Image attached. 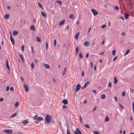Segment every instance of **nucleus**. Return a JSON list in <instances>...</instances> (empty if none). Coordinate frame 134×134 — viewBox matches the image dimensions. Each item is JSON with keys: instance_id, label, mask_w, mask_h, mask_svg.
<instances>
[{"instance_id": "17", "label": "nucleus", "mask_w": 134, "mask_h": 134, "mask_svg": "<svg viewBox=\"0 0 134 134\" xmlns=\"http://www.w3.org/2000/svg\"><path fill=\"white\" fill-rule=\"evenodd\" d=\"M18 33V32L16 31H14L13 32V35L14 36L17 35Z\"/></svg>"}, {"instance_id": "61", "label": "nucleus", "mask_w": 134, "mask_h": 134, "mask_svg": "<svg viewBox=\"0 0 134 134\" xmlns=\"http://www.w3.org/2000/svg\"><path fill=\"white\" fill-rule=\"evenodd\" d=\"M63 48H64L65 49L66 48V46L65 44L63 45Z\"/></svg>"}, {"instance_id": "64", "label": "nucleus", "mask_w": 134, "mask_h": 134, "mask_svg": "<svg viewBox=\"0 0 134 134\" xmlns=\"http://www.w3.org/2000/svg\"><path fill=\"white\" fill-rule=\"evenodd\" d=\"M53 82H56V81L54 79H53Z\"/></svg>"}, {"instance_id": "23", "label": "nucleus", "mask_w": 134, "mask_h": 134, "mask_svg": "<svg viewBox=\"0 0 134 134\" xmlns=\"http://www.w3.org/2000/svg\"><path fill=\"white\" fill-rule=\"evenodd\" d=\"M36 41L38 42H40L41 41V38L38 37H37L36 39Z\"/></svg>"}, {"instance_id": "56", "label": "nucleus", "mask_w": 134, "mask_h": 134, "mask_svg": "<svg viewBox=\"0 0 134 134\" xmlns=\"http://www.w3.org/2000/svg\"><path fill=\"white\" fill-rule=\"evenodd\" d=\"M4 100V98H2L0 99V101L1 102H2Z\"/></svg>"}, {"instance_id": "41", "label": "nucleus", "mask_w": 134, "mask_h": 134, "mask_svg": "<svg viewBox=\"0 0 134 134\" xmlns=\"http://www.w3.org/2000/svg\"><path fill=\"white\" fill-rule=\"evenodd\" d=\"M125 95V92L124 91H123L122 92V96H124Z\"/></svg>"}, {"instance_id": "63", "label": "nucleus", "mask_w": 134, "mask_h": 134, "mask_svg": "<svg viewBox=\"0 0 134 134\" xmlns=\"http://www.w3.org/2000/svg\"><path fill=\"white\" fill-rule=\"evenodd\" d=\"M120 18L122 20H124V19L122 16H121Z\"/></svg>"}, {"instance_id": "31", "label": "nucleus", "mask_w": 134, "mask_h": 134, "mask_svg": "<svg viewBox=\"0 0 134 134\" xmlns=\"http://www.w3.org/2000/svg\"><path fill=\"white\" fill-rule=\"evenodd\" d=\"M109 120V118L108 116H107L106 117L105 121V122H107Z\"/></svg>"}, {"instance_id": "21", "label": "nucleus", "mask_w": 134, "mask_h": 134, "mask_svg": "<svg viewBox=\"0 0 134 134\" xmlns=\"http://www.w3.org/2000/svg\"><path fill=\"white\" fill-rule=\"evenodd\" d=\"M129 15L127 14V13H126L125 14V19H128V18L129 17Z\"/></svg>"}, {"instance_id": "35", "label": "nucleus", "mask_w": 134, "mask_h": 134, "mask_svg": "<svg viewBox=\"0 0 134 134\" xmlns=\"http://www.w3.org/2000/svg\"><path fill=\"white\" fill-rule=\"evenodd\" d=\"M114 8L117 10H118L119 9V7L116 6H115Z\"/></svg>"}, {"instance_id": "55", "label": "nucleus", "mask_w": 134, "mask_h": 134, "mask_svg": "<svg viewBox=\"0 0 134 134\" xmlns=\"http://www.w3.org/2000/svg\"><path fill=\"white\" fill-rule=\"evenodd\" d=\"M14 90L13 88V87H11L10 88V91H13Z\"/></svg>"}, {"instance_id": "18", "label": "nucleus", "mask_w": 134, "mask_h": 134, "mask_svg": "<svg viewBox=\"0 0 134 134\" xmlns=\"http://www.w3.org/2000/svg\"><path fill=\"white\" fill-rule=\"evenodd\" d=\"M9 17V14H6L4 16V19H8Z\"/></svg>"}, {"instance_id": "8", "label": "nucleus", "mask_w": 134, "mask_h": 134, "mask_svg": "<svg viewBox=\"0 0 134 134\" xmlns=\"http://www.w3.org/2000/svg\"><path fill=\"white\" fill-rule=\"evenodd\" d=\"M41 15L44 18H46L47 17V15L46 14L43 12L42 11L41 12Z\"/></svg>"}, {"instance_id": "43", "label": "nucleus", "mask_w": 134, "mask_h": 134, "mask_svg": "<svg viewBox=\"0 0 134 134\" xmlns=\"http://www.w3.org/2000/svg\"><path fill=\"white\" fill-rule=\"evenodd\" d=\"M79 119H80V120L81 123L82 124V118H81V116H80L79 117Z\"/></svg>"}, {"instance_id": "9", "label": "nucleus", "mask_w": 134, "mask_h": 134, "mask_svg": "<svg viewBox=\"0 0 134 134\" xmlns=\"http://www.w3.org/2000/svg\"><path fill=\"white\" fill-rule=\"evenodd\" d=\"M6 66L8 70H10V68L9 66L8 61V60L7 59L6 60Z\"/></svg>"}, {"instance_id": "58", "label": "nucleus", "mask_w": 134, "mask_h": 134, "mask_svg": "<svg viewBox=\"0 0 134 134\" xmlns=\"http://www.w3.org/2000/svg\"><path fill=\"white\" fill-rule=\"evenodd\" d=\"M31 51L32 52V53H33V47H31Z\"/></svg>"}, {"instance_id": "42", "label": "nucleus", "mask_w": 134, "mask_h": 134, "mask_svg": "<svg viewBox=\"0 0 134 134\" xmlns=\"http://www.w3.org/2000/svg\"><path fill=\"white\" fill-rule=\"evenodd\" d=\"M94 133L95 134H99V132L97 131H94Z\"/></svg>"}, {"instance_id": "1", "label": "nucleus", "mask_w": 134, "mask_h": 134, "mask_svg": "<svg viewBox=\"0 0 134 134\" xmlns=\"http://www.w3.org/2000/svg\"><path fill=\"white\" fill-rule=\"evenodd\" d=\"M51 117L50 115H47L45 117V123L46 124L49 123L51 121Z\"/></svg>"}, {"instance_id": "12", "label": "nucleus", "mask_w": 134, "mask_h": 134, "mask_svg": "<svg viewBox=\"0 0 134 134\" xmlns=\"http://www.w3.org/2000/svg\"><path fill=\"white\" fill-rule=\"evenodd\" d=\"M77 132V134H82L81 131L78 128H76V131Z\"/></svg>"}, {"instance_id": "5", "label": "nucleus", "mask_w": 134, "mask_h": 134, "mask_svg": "<svg viewBox=\"0 0 134 134\" xmlns=\"http://www.w3.org/2000/svg\"><path fill=\"white\" fill-rule=\"evenodd\" d=\"M10 35L11 36L10 37V39L12 44L13 45L14 44V41L12 37V35L11 33H10Z\"/></svg>"}, {"instance_id": "59", "label": "nucleus", "mask_w": 134, "mask_h": 134, "mask_svg": "<svg viewBox=\"0 0 134 134\" xmlns=\"http://www.w3.org/2000/svg\"><path fill=\"white\" fill-rule=\"evenodd\" d=\"M86 87L84 85L83 86H82V87H81V89H84V88H85Z\"/></svg>"}, {"instance_id": "6", "label": "nucleus", "mask_w": 134, "mask_h": 134, "mask_svg": "<svg viewBox=\"0 0 134 134\" xmlns=\"http://www.w3.org/2000/svg\"><path fill=\"white\" fill-rule=\"evenodd\" d=\"M24 87L25 89V91L26 92H28L29 90V87L28 86L25 84L24 86Z\"/></svg>"}, {"instance_id": "13", "label": "nucleus", "mask_w": 134, "mask_h": 134, "mask_svg": "<svg viewBox=\"0 0 134 134\" xmlns=\"http://www.w3.org/2000/svg\"><path fill=\"white\" fill-rule=\"evenodd\" d=\"M89 44L88 41H87L84 42V46H87L89 45Z\"/></svg>"}, {"instance_id": "22", "label": "nucleus", "mask_w": 134, "mask_h": 134, "mask_svg": "<svg viewBox=\"0 0 134 134\" xmlns=\"http://www.w3.org/2000/svg\"><path fill=\"white\" fill-rule=\"evenodd\" d=\"M101 97L102 99H104L106 98V96L104 94H103L101 95Z\"/></svg>"}, {"instance_id": "52", "label": "nucleus", "mask_w": 134, "mask_h": 134, "mask_svg": "<svg viewBox=\"0 0 134 134\" xmlns=\"http://www.w3.org/2000/svg\"><path fill=\"white\" fill-rule=\"evenodd\" d=\"M84 72L83 71H82V74H81V76H83L84 75Z\"/></svg>"}, {"instance_id": "15", "label": "nucleus", "mask_w": 134, "mask_h": 134, "mask_svg": "<svg viewBox=\"0 0 134 134\" xmlns=\"http://www.w3.org/2000/svg\"><path fill=\"white\" fill-rule=\"evenodd\" d=\"M114 83L115 84H116L117 83L118 80L117 79L116 77H114Z\"/></svg>"}, {"instance_id": "60", "label": "nucleus", "mask_w": 134, "mask_h": 134, "mask_svg": "<svg viewBox=\"0 0 134 134\" xmlns=\"http://www.w3.org/2000/svg\"><path fill=\"white\" fill-rule=\"evenodd\" d=\"M90 65H91V67L92 68L93 67V64L92 62H91L90 63Z\"/></svg>"}, {"instance_id": "33", "label": "nucleus", "mask_w": 134, "mask_h": 134, "mask_svg": "<svg viewBox=\"0 0 134 134\" xmlns=\"http://www.w3.org/2000/svg\"><path fill=\"white\" fill-rule=\"evenodd\" d=\"M79 57L81 59L82 57V54H81V52H80V53L79 54Z\"/></svg>"}, {"instance_id": "44", "label": "nucleus", "mask_w": 134, "mask_h": 134, "mask_svg": "<svg viewBox=\"0 0 134 134\" xmlns=\"http://www.w3.org/2000/svg\"><path fill=\"white\" fill-rule=\"evenodd\" d=\"M129 50L128 49L127 50V51H126V52L125 53V55H126L127 54H128L129 53Z\"/></svg>"}, {"instance_id": "25", "label": "nucleus", "mask_w": 134, "mask_h": 134, "mask_svg": "<svg viewBox=\"0 0 134 134\" xmlns=\"http://www.w3.org/2000/svg\"><path fill=\"white\" fill-rule=\"evenodd\" d=\"M38 4L39 6L42 9H43V7L41 4L38 2Z\"/></svg>"}, {"instance_id": "30", "label": "nucleus", "mask_w": 134, "mask_h": 134, "mask_svg": "<svg viewBox=\"0 0 134 134\" xmlns=\"http://www.w3.org/2000/svg\"><path fill=\"white\" fill-rule=\"evenodd\" d=\"M79 51V48L78 47H77L76 48V54H77L78 53Z\"/></svg>"}, {"instance_id": "20", "label": "nucleus", "mask_w": 134, "mask_h": 134, "mask_svg": "<svg viewBox=\"0 0 134 134\" xmlns=\"http://www.w3.org/2000/svg\"><path fill=\"white\" fill-rule=\"evenodd\" d=\"M17 114L16 113H15L12 114V116L10 117V118H11L15 116Z\"/></svg>"}, {"instance_id": "3", "label": "nucleus", "mask_w": 134, "mask_h": 134, "mask_svg": "<svg viewBox=\"0 0 134 134\" xmlns=\"http://www.w3.org/2000/svg\"><path fill=\"white\" fill-rule=\"evenodd\" d=\"M81 87V85L79 84H78L76 87L75 91L77 92L79 90Z\"/></svg>"}, {"instance_id": "50", "label": "nucleus", "mask_w": 134, "mask_h": 134, "mask_svg": "<svg viewBox=\"0 0 134 134\" xmlns=\"http://www.w3.org/2000/svg\"><path fill=\"white\" fill-rule=\"evenodd\" d=\"M65 72H66L65 71L63 70V71L62 72V75L63 76L65 74Z\"/></svg>"}, {"instance_id": "16", "label": "nucleus", "mask_w": 134, "mask_h": 134, "mask_svg": "<svg viewBox=\"0 0 134 134\" xmlns=\"http://www.w3.org/2000/svg\"><path fill=\"white\" fill-rule=\"evenodd\" d=\"M65 21V20H63L62 21H61L59 23V25L61 26L64 23Z\"/></svg>"}, {"instance_id": "47", "label": "nucleus", "mask_w": 134, "mask_h": 134, "mask_svg": "<svg viewBox=\"0 0 134 134\" xmlns=\"http://www.w3.org/2000/svg\"><path fill=\"white\" fill-rule=\"evenodd\" d=\"M106 26V25H103L101 27L102 28H105Z\"/></svg>"}, {"instance_id": "49", "label": "nucleus", "mask_w": 134, "mask_h": 134, "mask_svg": "<svg viewBox=\"0 0 134 134\" xmlns=\"http://www.w3.org/2000/svg\"><path fill=\"white\" fill-rule=\"evenodd\" d=\"M117 58V56L115 57L113 59V61L114 62L116 60Z\"/></svg>"}, {"instance_id": "36", "label": "nucleus", "mask_w": 134, "mask_h": 134, "mask_svg": "<svg viewBox=\"0 0 134 134\" xmlns=\"http://www.w3.org/2000/svg\"><path fill=\"white\" fill-rule=\"evenodd\" d=\"M56 2L57 3H58L60 5H61L62 4V2L61 1H60L58 0Z\"/></svg>"}, {"instance_id": "4", "label": "nucleus", "mask_w": 134, "mask_h": 134, "mask_svg": "<svg viewBox=\"0 0 134 134\" xmlns=\"http://www.w3.org/2000/svg\"><path fill=\"white\" fill-rule=\"evenodd\" d=\"M91 11L94 16L98 14V12L96 10L94 9H92Z\"/></svg>"}, {"instance_id": "28", "label": "nucleus", "mask_w": 134, "mask_h": 134, "mask_svg": "<svg viewBox=\"0 0 134 134\" xmlns=\"http://www.w3.org/2000/svg\"><path fill=\"white\" fill-rule=\"evenodd\" d=\"M69 18L71 19H73L74 18V16L73 14H71L70 15Z\"/></svg>"}, {"instance_id": "51", "label": "nucleus", "mask_w": 134, "mask_h": 134, "mask_svg": "<svg viewBox=\"0 0 134 134\" xmlns=\"http://www.w3.org/2000/svg\"><path fill=\"white\" fill-rule=\"evenodd\" d=\"M119 105L120 107L122 109H123V106H122L120 104H119Z\"/></svg>"}, {"instance_id": "62", "label": "nucleus", "mask_w": 134, "mask_h": 134, "mask_svg": "<svg viewBox=\"0 0 134 134\" xmlns=\"http://www.w3.org/2000/svg\"><path fill=\"white\" fill-rule=\"evenodd\" d=\"M114 99L116 102L117 101V97L116 96L115 97Z\"/></svg>"}, {"instance_id": "26", "label": "nucleus", "mask_w": 134, "mask_h": 134, "mask_svg": "<svg viewBox=\"0 0 134 134\" xmlns=\"http://www.w3.org/2000/svg\"><path fill=\"white\" fill-rule=\"evenodd\" d=\"M79 34V32H78L75 35V39H77L78 38Z\"/></svg>"}, {"instance_id": "37", "label": "nucleus", "mask_w": 134, "mask_h": 134, "mask_svg": "<svg viewBox=\"0 0 134 134\" xmlns=\"http://www.w3.org/2000/svg\"><path fill=\"white\" fill-rule=\"evenodd\" d=\"M19 105V102H16L15 104V106L16 107Z\"/></svg>"}, {"instance_id": "14", "label": "nucleus", "mask_w": 134, "mask_h": 134, "mask_svg": "<svg viewBox=\"0 0 134 134\" xmlns=\"http://www.w3.org/2000/svg\"><path fill=\"white\" fill-rule=\"evenodd\" d=\"M28 123V121L27 120H25L23 121L22 123L24 124V125H26Z\"/></svg>"}, {"instance_id": "2", "label": "nucleus", "mask_w": 134, "mask_h": 134, "mask_svg": "<svg viewBox=\"0 0 134 134\" xmlns=\"http://www.w3.org/2000/svg\"><path fill=\"white\" fill-rule=\"evenodd\" d=\"M3 131L6 133L7 134H11L12 132V129H7L4 130Z\"/></svg>"}, {"instance_id": "11", "label": "nucleus", "mask_w": 134, "mask_h": 134, "mask_svg": "<svg viewBox=\"0 0 134 134\" xmlns=\"http://www.w3.org/2000/svg\"><path fill=\"white\" fill-rule=\"evenodd\" d=\"M30 29L31 30L33 31H35V29L34 25H32L30 26Z\"/></svg>"}, {"instance_id": "24", "label": "nucleus", "mask_w": 134, "mask_h": 134, "mask_svg": "<svg viewBox=\"0 0 134 134\" xmlns=\"http://www.w3.org/2000/svg\"><path fill=\"white\" fill-rule=\"evenodd\" d=\"M20 58L21 59L22 61L23 62H24V59L23 57V55L21 54H20Z\"/></svg>"}, {"instance_id": "40", "label": "nucleus", "mask_w": 134, "mask_h": 134, "mask_svg": "<svg viewBox=\"0 0 134 134\" xmlns=\"http://www.w3.org/2000/svg\"><path fill=\"white\" fill-rule=\"evenodd\" d=\"M108 85L109 87H110L111 86V83L109 82L108 83Z\"/></svg>"}, {"instance_id": "7", "label": "nucleus", "mask_w": 134, "mask_h": 134, "mask_svg": "<svg viewBox=\"0 0 134 134\" xmlns=\"http://www.w3.org/2000/svg\"><path fill=\"white\" fill-rule=\"evenodd\" d=\"M43 65L44 67L46 69H49L50 68V66L47 64L44 63L43 64Z\"/></svg>"}, {"instance_id": "45", "label": "nucleus", "mask_w": 134, "mask_h": 134, "mask_svg": "<svg viewBox=\"0 0 134 134\" xmlns=\"http://www.w3.org/2000/svg\"><path fill=\"white\" fill-rule=\"evenodd\" d=\"M9 86H7V87L6 88V90L7 91H8L9 90Z\"/></svg>"}, {"instance_id": "29", "label": "nucleus", "mask_w": 134, "mask_h": 134, "mask_svg": "<svg viewBox=\"0 0 134 134\" xmlns=\"http://www.w3.org/2000/svg\"><path fill=\"white\" fill-rule=\"evenodd\" d=\"M90 82V81H86L84 85L86 87L87 85Z\"/></svg>"}, {"instance_id": "57", "label": "nucleus", "mask_w": 134, "mask_h": 134, "mask_svg": "<svg viewBox=\"0 0 134 134\" xmlns=\"http://www.w3.org/2000/svg\"><path fill=\"white\" fill-rule=\"evenodd\" d=\"M22 51H24V47L23 45L22 46Z\"/></svg>"}, {"instance_id": "34", "label": "nucleus", "mask_w": 134, "mask_h": 134, "mask_svg": "<svg viewBox=\"0 0 134 134\" xmlns=\"http://www.w3.org/2000/svg\"><path fill=\"white\" fill-rule=\"evenodd\" d=\"M84 126L86 127L88 129H90V127L88 124L85 125H84Z\"/></svg>"}, {"instance_id": "48", "label": "nucleus", "mask_w": 134, "mask_h": 134, "mask_svg": "<svg viewBox=\"0 0 134 134\" xmlns=\"http://www.w3.org/2000/svg\"><path fill=\"white\" fill-rule=\"evenodd\" d=\"M46 49L47 50L48 48V44L47 42H46Z\"/></svg>"}, {"instance_id": "32", "label": "nucleus", "mask_w": 134, "mask_h": 134, "mask_svg": "<svg viewBox=\"0 0 134 134\" xmlns=\"http://www.w3.org/2000/svg\"><path fill=\"white\" fill-rule=\"evenodd\" d=\"M32 118L34 120H37V115H35L33 117H32Z\"/></svg>"}, {"instance_id": "39", "label": "nucleus", "mask_w": 134, "mask_h": 134, "mask_svg": "<svg viewBox=\"0 0 134 134\" xmlns=\"http://www.w3.org/2000/svg\"><path fill=\"white\" fill-rule=\"evenodd\" d=\"M132 107L133 109V110H134V102L132 103Z\"/></svg>"}, {"instance_id": "38", "label": "nucleus", "mask_w": 134, "mask_h": 134, "mask_svg": "<svg viewBox=\"0 0 134 134\" xmlns=\"http://www.w3.org/2000/svg\"><path fill=\"white\" fill-rule=\"evenodd\" d=\"M115 50H114L112 52V55H115Z\"/></svg>"}, {"instance_id": "27", "label": "nucleus", "mask_w": 134, "mask_h": 134, "mask_svg": "<svg viewBox=\"0 0 134 134\" xmlns=\"http://www.w3.org/2000/svg\"><path fill=\"white\" fill-rule=\"evenodd\" d=\"M31 66L32 69H33L34 68V65L33 63H31Z\"/></svg>"}, {"instance_id": "53", "label": "nucleus", "mask_w": 134, "mask_h": 134, "mask_svg": "<svg viewBox=\"0 0 134 134\" xmlns=\"http://www.w3.org/2000/svg\"><path fill=\"white\" fill-rule=\"evenodd\" d=\"M67 134H71L69 131L68 130H67Z\"/></svg>"}, {"instance_id": "54", "label": "nucleus", "mask_w": 134, "mask_h": 134, "mask_svg": "<svg viewBox=\"0 0 134 134\" xmlns=\"http://www.w3.org/2000/svg\"><path fill=\"white\" fill-rule=\"evenodd\" d=\"M63 109H64L65 108H66V106L65 105H63Z\"/></svg>"}, {"instance_id": "46", "label": "nucleus", "mask_w": 134, "mask_h": 134, "mask_svg": "<svg viewBox=\"0 0 134 134\" xmlns=\"http://www.w3.org/2000/svg\"><path fill=\"white\" fill-rule=\"evenodd\" d=\"M56 40H54V46H56Z\"/></svg>"}, {"instance_id": "19", "label": "nucleus", "mask_w": 134, "mask_h": 134, "mask_svg": "<svg viewBox=\"0 0 134 134\" xmlns=\"http://www.w3.org/2000/svg\"><path fill=\"white\" fill-rule=\"evenodd\" d=\"M43 118L42 117H39L37 118V120L38 121H41L42 120Z\"/></svg>"}, {"instance_id": "10", "label": "nucleus", "mask_w": 134, "mask_h": 134, "mask_svg": "<svg viewBox=\"0 0 134 134\" xmlns=\"http://www.w3.org/2000/svg\"><path fill=\"white\" fill-rule=\"evenodd\" d=\"M62 102L64 104H66L68 103V101L66 99H64L62 100Z\"/></svg>"}]
</instances>
